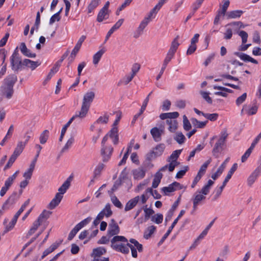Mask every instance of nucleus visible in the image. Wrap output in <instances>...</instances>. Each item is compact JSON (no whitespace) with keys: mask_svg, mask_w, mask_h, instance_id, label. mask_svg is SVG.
Returning a JSON list of instances; mask_svg holds the SVG:
<instances>
[{"mask_svg":"<svg viewBox=\"0 0 261 261\" xmlns=\"http://www.w3.org/2000/svg\"><path fill=\"white\" fill-rule=\"evenodd\" d=\"M214 184V182L213 180L209 179L207 183L202 187L200 191H197L194 193L192 198L193 203V211H195L200 202L206 198L205 195L209 193L211 187Z\"/></svg>","mask_w":261,"mask_h":261,"instance_id":"nucleus-1","label":"nucleus"},{"mask_svg":"<svg viewBox=\"0 0 261 261\" xmlns=\"http://www.w3.org/2000/svg\"><path fill=\"white\" fill-rule=\"evenodd\" d=\"M127 242L128 241L125 237L121 236H116L111 240V247L117 251L124 254H127L129 251L127 246Z\"/></svg>","mask_w":261,"mask_h":261,"instance_id":"nucleus-2","label":"nucleus"},{"mask_svg":"<svg viewBox=\"0 0 261 261\" xmlns=\"http://www.w3.org/2000/svg\"><path fill=\"white\" fill-rule=\"evenodd\" d=\"M94 97L95 94L93 92H88L84 95L81 110L76 112L80 119L84 118L86 116Z\"/></svg>","mask_w":261,"mask_h":261,"instance_id":"nucleus-3","label":"nucleus"},{"mask_svg":"<svg viewBox=\"0 0 261 261\" xmlns=\"http://www.w3.org/2000/svg\"><path fill=\"white\" fill-rule=\"evenodd\" d=\"M10 63L12 69L14 71H18L23 68V60L22 61L19 57L17 47L10 58Z\"/></svg>","mask_w":261,"mask_h":261,"instance_id":"nucleus-4","label":"nucleus"},{"mask_svg":"<svg viewBox=\"0 0 261 261\" xmlns=\"http://www.w3.org/2000/svg\"><path fill=\"white\" fill-rule=\"evenodd\" d=\"M109 137L108 134L106 135L103 138L101 142L102 148L101 149V154L102 156L103 162H107L110 159L113 151V148L112 146H104V144L107 141Z\"/></svg>","mask_w":261,"mask_h":261,"instance_id":"nucleus-5","label":"nucleus"},{"mask_svg":"<svg viewBox=\"0 0 261 261\" xmlns=\"http://www.w3.org/2000/svg\"><path fill=\"white\" fill-rule=\"evenodd\" d=\"M106 253V249L102 247H99L94 248L91 254V256L93 257L92 261H99L98 257ZM102 261H109V257H102Z\"/></svg>","mask_w":261,"mask_h":261,"instance_id":"nucleus-6","label":"nucleus"},{"mask_svg":"<svg viewBox=\"0 0 261 261\" xmlns=\"http://www.w3.org/2000/svg\"><path fill=\"white\" fill-rule=\"evenodd\" d=\"M119 231L120 229L118 225L114 219H112L109 225L108 235L112 237L118 234Z\"/></svg>","mask_w":261,"mask_h":261,"instance_id":"nucleus-7","label":"nucleus"},{"mask_svg":"<svg viewBox=\"0 0 261 261\" xmlns=\"http://www.w3.org/2000/svg\"><path fill=\"white\" fill-rule=\"evenodd\" d=\"M14 93V89L13 88L2 86L0 88V95L7 99L12 98Z\"/></svg>","mask_w":261,"mask_h":261,"instance_id":"nucleus-8","label":"nucleus"},{"mask_svg":"<svg viewBox=\"0 0 261 261\" xmlns=\"http://www.w3.org/2000/svg\"><path fill=\"white\" fill-rule=\"evenodd\" d=\"M164 133L162 127L158 128V127H154L150 130V134L155 142H159L162 140V135Z\"/></svg>","mask_w":261,"mask_h":261,"instance_id":"nucleus-9","label":"nucleus"},{"mask_svg":"<svg viewBox=\"0 0 261 261\" xmlns=\"http://www.w3.org/2000/svg\"><path fill=\"white\" fill-rule=\"evenodd\" d=\"M261 173V163L255 170L251 174L247 179V184L249 186H251L255 182L257 177Z\"/></svg>","mask_w":261,"mask_h":261,"instance_id":"nucleus-10","label":"nucleus"},{"mask_svg":"<svg viewBox=\"0 0 261 261\" xmlns=\"http://www.w3.org/2000/svg\"><path fill=\"white\" fill-rule=\"evenodd\" d=\"M179 38V36H177L175 38L172 42L170 48L166 55V56L170 57L171 58H173L174 55L178 48L179 43L178 42V39Z\"/></svg>","mask_w":261,"mask_h":261,"instance_id":"nucleus-11","label":"nucleus"},{"mask_svg":"<svg viewBox=\"0 0 261 261\" xmlns=\"http://www.w3.org/2000/svg\"><path fill=\"white\" fill-rule=\"evenodd\" d=\"M17 81V76L15 74L8 75L4 81L3 86L13 88Z\"/></svg>","mask_w":261,"mask_h":261,"instance_id":"nucleus-12","label":"nucleus"},{"mask_svg":"<svg viewBox=\"0 0 261 261\" xmlns=\"http://www.w3.org/2000/svg\"><path fill=\"white\" fill-rule=\"evenodd\" d=\"M22 213V212L20 210L18 211V212L15 214V215L13 217L11 221L10 222L9 224L6 226L5 229L2 234L3 235L5 234L7 232L11 230L14 227V225L16 223L18 218Z\"/></svg>","mask_w":261,"mask_h":261,"instance_id":"nucleus-13","label":"nucleus"},{"mask_svg":"<svg viewBox=\"0 0 261 261\" xmlns=\"http://www.w3.org/2000/svg\"><path fill=\"white\" fill-rule=\"evenodd\" d=\"M151 93H152V92H151L148 95V96L146 97V98L143 101L142 106V107L141 108V109L140 110L138 114H136L134 116V118H133V119L132 120V124H133V123H134L135 122V121L137 120V119L138 118V117L139 116H140L143 114L144 111L145 110V109L146 108V107L147 106L148 102L149 101V96H150V95H151Z\"/></svg>","mask_w":261,"mask_h":261,"instance_id":"nucleus-14","label":"nucleus"},{"mask_svg":"<svg viewBox=\"0 0 261 261\" xmlns=\"http://www.w3.org/2000/svg\"><path fill=\"white\" fill-rule=\"evenodd\" d=\"M140 200V196H137L130 199L125 204L124 211H129L134 208Z\"/></svg>","mask_w":261,"mask_h":261,"instance_id":"nucleus-15","label":"nucleus"},{"mask_svg":"<svg viewBox=\"0 0 261 261\" xmlns=\"http://www.w3.org/2000/svg\"><path fill=\"white\" fill-rule=\"evenodd\" d=\"M72 176H70L62 184V185L59 188L58 191L57 193L58 194H60L61 195H63L67 190V189L69 188L70 186V182L72 180Z\"/></svg>","mask_w":261,"mask_h":261,"instance_id":"nucleus-16","label":"nucleus"},{"mask_svg":"<svg viewBox=\"0 0 261 261\" xmlns=\"http://www.w3.org/2000/svg\"><path fill=\"white\" fill-rule=\"evenodd\" d=\"M20 50L21 53L25 56L29 58H35L36 56V54L32 53L31 50L28 49L24 42H21L19 46Z\"/></svg>","mask_w":261,"mask_h":261,"instance_id":"nucleus-17","label":"nucleus"},{"mask_svg":"<svg viewBox=\"0 0 261 261\" xmlns=\"http://www.w3.org/2000/svg\"><path fill=\"white\" fill-rule=\"evenodd\" d=\"M86 38V37L85 35H82L80 37L79 40H78L77 43L76 44L75 46H74V47L73 49L72 50V51L71 53V55H70L71 57H72L73 59L74 58V57L76 55L77 53L79 51V50L82 46V44L83 42L84 41V40H85Z\"/></svg>","mask_w":261,"mask_h":261,"instance_id":"nucleus-18","label":"nucleus"},{"mask_svg":"<svg viewBox=\"0 0 261 261\" xmlns=\"http://www.w3.org/2000/svg\"><path fill=\"white\" fill-rule=\"evenodd\" d=\"M108 134L109 137L112 139L113 143L117 144L119 140L118 130L117 126H113Z\"/></svg>","mask_w":261,"mask_h":261,"instance_id":"nucleus-19","label":"nucleus"},{"mask_svg":"<svg viewBox=\"0 0 261 261\" xmlns=\"http://www.w3.org/2000/svg\"><path fill=\"white\" fill-rule=\"evenodd\" d=\"M234 55L239 57L242 60L245 62H250L254 64H258V62L257 60L252 58L249 55L242 53L236 52L234 53Z\"/></svg>","mask_w":261,"mask_h":261,"instance_id":"nucleus-20","label":"nucleus"},{"mask_svg":"<svg viewBox=\"0 0 261 261\" xmlns=\"http://www.w3.org/2000/svg\"><path fill=\"white\" fill-rule=\"evenodd\" d=\"M63 195L56 193L55 197L49 203L48 208L50 210L55 208L60 203L63 198Z\"/></svg>","mask_w":261,"mask_h":261,"instance_id":"nucleus-21","label":"nucleus"},{"mask_svg":"<svg viewBox=\"0 0 261 261\" xmlns=\"http://www.w3.org/2000/svg\"><path fill=\"white\" fill-rule=\"evenodd\" d=\"M124 21L123 19H120L109 31L108 32L107 36L106 37L105 41H107L111 35L116 30L118 29L121 25L122 24Z\"/></svg>","mask_w":261,"mask_h":261,"instance_id":"nucleus-22","label":"nucleus"},{"mask_svg":"<svg viewBox=\"0 0 261 261\" xmlns=\"http://www.w3.org/2000/svg\"><path fill=\"white\" fill-rule=\"evenodd\" d=\"M165 148V145L163 143H161L156 145V146L151 151V155L154 154V156H159L161 155Z\"/></svg>","mask_w":261,"mask_h":261,"instance_id":"nucleus-23","label":"nucleus"},{"mask_svg":"<svg viewBox=\"0 0 261 261\" xmlns=\"http://www.w3.org/2000/svg\"><path fill=\"white\" fill-rule=\"evenodd\" d=\"M40 63L38 61H33L30 59H25L23 60V67L30 68L32 70L39 66Z\"/></svg>","mask_w":261,"mask_h":261,"instance_id":"nucleus-24","label":"nucleus"},{"mask_svg":"<svg viewBox=\"0 0 261 261\" xmlns=\"http://www.w3.org/2000/svg\"><path fill=\"white\" fill-rule=\"evenodd\" d=\"M145 170L143 168H139L134 170L133 174L135 179H140L145 176Z\"/></svg>","mask_w":261,"mask_h":261,"instance_id":"nucleus-25","label":"nucleus"},{"mask_svg":"<svg viewBox=\"0 0 261 261\" xmlns=\"http://www.w3.org/2000/svg\"><path fill=\"white\" fill-rule=\"evenodd\" d=\"M179 116V113L177 112L162 113L160 115V118L162 120L175 119Z\"/></svg>","mask_w":261,"mask_h":261,"instance_id":"nucleus-26","label":"nucleus"},{"mask_svg":"<svg viewBox=\"0 0 261 261\" xmlns=\"http://www.w3.org/2000/svg\"><path fill=\"white\" fill-rule=\"evenodd\" d=\"M106 52V49L103 48L98 51L96 54L93 55V63L95 65H97L99 62L102 55Z\"/></svg>","mask_w":261,"mask_h":261,"instance_id":"nucleus-27","label":"nucleus"},{"mask_svg":"<svg viewBox=\"0 0 261 261\" xmlns=\"http://www.w3.org/2000/svg\"><path fill=\"white\" fill-rule=\"evenodd\" d=\"M16 197L17 193L14 192L4 203V204L2 206V208L3 210H5L7 208V205L8 204L12 205L13 203H14L15 201L16 200Z\"/></svg>","mask_w":261,"mask_h":261,"instance_id":"nucleus-28","label":"nucleus"},{"mask_svg":"<svg viewBox=\"0 0 261 261\" xmlns=\"http://www.w3.org/2000/svg\"><path fill=\"white\" fill-rule=\"evenodd\" d=\"M109 16V11L101 9L98 14L97 21L98 22H102L104 19L108 18Z\"/></svg>","mask_w":261,"mask_h":261,"instance_id":"nucleus-29","label":"nucleus"},{"mask_svg":"<svg viewBox=\"0 0 261 261\" xmlns=\"http://www.w3.org/2000/svg\"><path fill=\"white\" fill-rule=\"evenodd\" d=\"M163 174L161 172H157L154 176V178L152 184V187L156 188L158 187L162 178Z\"/></svg>","mask_w":261,"mask_h":261,"instance_id":"nucleus-30","label":"nucleus"},{"mask_svg":"<svg viewBox=\"0 0 261 261\" xmlns=\"http://www.w3.org/2000/svg\"><path fill=\"white\" fill-rule=\"evenodd\" d=\"M166 124L169 126L168 130L171 132H174L177 128V122L173 119H167L166 121Z\"/></svg>","mask_w":261,"mask_h":261,"instance_id":"nucleus-31","label":"nucleus"},{"mask_svg":"<svg viewBox=\"0 0 261 261\" xmlns=\"http://www.w3.org/2000/svg\"><path fill=\"white\" fill-rule=\"evenodd\" d=\"M237 168H238V164L237 163H234L232 165V166L231 167V168H230L229 171H228L227 176H226L224 180L223 181V182L224 183V184L226 185L227 182L231 178L232 174L237 170Z\"/></svg>","mask_w":261,"mask_h":261,"instance_id":"nucleus-32","label":"nucleus"},{"mask_svg":"<svg viewBox=\"0 0 261 261\" xmlns=\"http://www.w3.org/2000/svg\"><path fill=\"white\" fill-rule=\"evenodd\" d=\"M60 243H55L53 244L48 248L46 249L43 253L42 258H43L49 253L53 252L60 245Z\"/></svg>","mask_w":261,"mask_h":261,"instance_id":"nucleus-33","label":"nucleus"},{"mask_svg":"<svg viewBox=\"0 0 261 261\" xmlns=\"http://www.w3.org/2000/svg\"><path fill=\"white\" fill-rule=\"evenodd\" d=\"M142 208L145 214L144 217L145 219L148 220L154 213V211L152 208L147 207V205H144Z\"/></svg>","mask_w":261,"mask_h":261,"instance_id":"nucleus-34","label":"nucleus"},{"mask_svg":"<svg viewBox=\"0 0 261 261\" xmlns=\"http://www.w3.org/2000/svg\"><path fill=\"white\" fill-rule=\"evenodd\" d=\"M171 59H172V58H171L170 57H168L167 56L166 57V58L164 61L163 64V66L160 71L159 74L156 76V79L157 80H159L161 78V77L162 76V74H163V73L164 72L165 69L166 68L167 64L169 63V62L171 61Z\"/></svg>","mask_w":261,"mask_h":261,"instance_id":"nucleus-35","label":"nucleus"},{"mask_svg":"<svg viewBox=\"0 0 261 261\" xmlns=\"http://www.w3.org/2000/svg\"><path fill=\"white\" fill-rule=\"evenodd\" d=\"M191 122L193 125L196 127L197 128H204L208 121L206 120L205 121H199L197 120L196 118H193L191 119Z\"/></svg>","mask_w":261,"mask_h":261,"instance_id":"nucleus-36","label":"nucleus"},{"mask_svg":"<svg viewBox=\"0 0 261 261\" xmlns=\"http://www.w3.org/2000/svg\"><path fill=\"white\" fill-rule=\"evenodd\" d=\"M176 224V221H174L172 223V225L169 227L168 230L166 232V233L164 235V236L162 237V238L161 239L160 242L158 243L159 245H161L167 239V238L168 237V236L171 233V231L172 230L173 228L174 227L175 225Z\"/></svg>","mask_w":261,"mask_h":261,"instance_id":"nucleus-37","label":"nucleus"},{"mask_svg":"<svg viewBox=\"0 0 261 261\" xmlns=\"http://www.w3.org/2000/svg\"><path fill=\"white\" fill-rule=\"evenodd\" d=\"M156 229V227L154 226H150L147 227L145 230L144 233V238L146 239H148L151 235L154 233Z\"/></svg>","mask_w":261,"mask_h":261,"instance_id":"nucleus-38","label":"nucleus"},{"mask_svg":"<svg viewBox=\"0 0 261 261\" xmlns=\"http://www.w3.org/2000/svg\"><path fill=\"white\" fill-rule=\"evenodd\" d=\"M224 142L221 140H218L213 149V152L214 154H215L216 153H219L222 150V146L224 144Z\"/></svg>","mask_w":261,"mask_h":261,"instance_id":"nucleus-39","label":"nucleus"},{"mask_svg":"<svg viewBox=\"0 0 261 261\" xmlns=\"http://www.w3.org/2000/svg\"><path fill=\"white\" fill-rule=\"evenodd\" d=\"M25 145V143H23V142L21 141L19 142L17 145L16 147L15 148L13 153L19 156L22 152Z\"/></svg>","mask_w":261,"mask_h":261,"instance_id":"nucleus-40","label":"nucleus"},{"mask_svg":"<svg viewBox=\"0 0 261 261\" xmlns=\"http://www.w3.org/2000/svg\"><path fill=\"white\" fill-rule=\"evenodd\" d=\"M243 13L242 10L232 11L227 13V16L229 18H236L241 17Z\"/></svg>","mask_w":261,"mask_h":261,"instance_id":"nucleus-41","label":"nucleus"},{"mask_svg":"<svg viewBox=\"0 0 261 261\" xmlns=\"http://www.w3.org/2000/svg\"><path fill=\"white\" fill-rule=\"evenodd\" d=\"M105 165L102 163H99L94 171V178H96L100 175L101 171L103 169Z\"/></svg>","mask_w":261,"mask_h":261,"instance_id":"nucleus-42","label":"nucleus"},{"mask_svg":"<svg viewBox=\"0 0 261 261\" xmlns=\"http://www.w3.org/2000/svg\"><path fill=\"white\" fill-rule=\"evenodd\" d=\"M74 141L73 136L71 137L67 141L66 144L62 149L61 152L62 153L67 151L72 146Z\"/></svg>","mask_w":261,"mask_h":261,"instance_id":"nucleus-43","label":"nucleus"},{"mask_svg":"<svg viewBox=\"0 0 261 261\" xmlns=\"http://www.w3.org/2000/svg\"><path fill=\"white\" fill-rule=\"evenodd\" d=\"M79 118V115L75 113V114L73 116L70 120L68 121V122L63 127L61 133H62V134H65L67 128L70 126L71 123L72 122V121L75 120V119Z\"/></svg>","mask_w":261,"mask_h":261,"instance_id":"nucleus-44","label":"nucleus"},{"mask_svg":"<svg viewBox=\"0 0 261 261\" xmlns=\"http://www.w3.org/2000/svg\"><path fill=\"white\" fill-rule=\"evenodd\" d=\"M100 212L102 213L106 217H110L113 214L111 209L110 204L107 203L104 208Z\"/></svg>","mask_w":261,"mask_h":261,"instance_id":"nucleus-45","label":"nucleus"},{"mask_svg":"<svg viewBox=\"0 0 261 261\" xmlns=\"http://www.w3.org/2000/svg\"><path fill=\"white\" fill-rule=\"evenodd\" d=\"M49 132L48 130H44L40 135L39 137L40 142L42 144H45L48 138Z\"/></svg>","mask_w":261,"mask_h":261,"instance_id":"nucleus-46","label":"nucleus"},{"mask_svg":"<svg viewBox=\"0 0 261 261\" xmlns=\"http://www.w3.org/2000/svg\"><path fill=\"white\" fill-rule=\"evenodd\" d=\"M151 220L156 224H160L163 220V216L161 214H156L151 216Z\"/></svg>","mask_w":261,"mask_h":261,"instance_id":"nucleus-47","label":"nucleus"},{"mask_svg":"<svg viewBox=\"0 0 261 261\" xmlns=\"http://www.w3.org/2000/svg\"><path fill=\"white\" fill-rule=\"evenodd\" d=\"M92 220V218L88 217L75 225L76 227L80 230L83 227L89 224Z\"/></svg>","mask_w":261,"mask_h":261,"instance_id":"nucleus-48","label":"nucleus"},{"mask_svg":"<svg viewBox=\"0 0 261 261\" xmlns=\"http://www.w3.org/2000/svg\"><path fill=\"white\" fill-rule=\"evenodd\" d=\"M174 139L179 144L184 143L186 140L185 136L181 132H177Z\"/></svg>","mask_w":261,"mask_h":261,"instance_id":"nucleus-49","label":"nucleus"},{"mask_svg":"<svg viewBox=\"0 0 261 261\" xmlns=\"http://www.w3.org/2000/svg\"><path fill=\"white\" fill-rule=\"evenodd\" d=\"M109 117L107 114H105L103 116H100L95 122L94 124L98 123L107 124L109 121Z\"/></svg>","mask_w":261,"mask_h":261,"instance_id":"nucleus-50","label":"nucleus"},{"mask_svg":"<svg viewBox=\"0 0 261 261\" xmlns=\"http://www.w3.org/2000/svg\"><path fill=\"white\" fill-rule=\"evenodd\" d=\"M44 214H41L38 217V219L34 222L32 228L36 230L38 227L41 225L42 222V217H43Z\"/></svg>","mask_w":261,"mask_h":261,"instance_id":"nucleus-51","label":"nucleus"},{"mask_svg":"<svg viewBox=\"0 0 261 261\" xmlns=\"http://www.w3.org/2000/svg\"><path fill=\"white\" fill-rule=\"evenodd\" d=\"M146 194L149 193L155 199H160L161 195L158 193L156 190H153L151 188H148L145 191Z\"/></svg>","mask_w":261,"mask_h":261,"instance_id":"nucleus-52","label":"nucleus"},{"mask_svg":"<svg viewBox=\"0 0 261 261\" xmlns=\"http://www.w3.org/2000/svg\"><path fill=\"white\" fill-rule=\"evenodd\" d=\"M13 129H14L13 126L12 125H11L8 129L7 135H6V136L4 137V138L3 139V140L0 143V145L1 146H3L5 144V142L6 141L7 139L8 138L10 137V136L12 135V134L13 132Z\"/></svg>","mask_w":261,"mask_h":261,"instance_id":"nucleus-53","label":"nucleus"},{"mask_svg":"<svg viewBox=\"0 0 261 261\" xmlns=\"http://www.w3.org/2000/svg\"><path fill=\"white\" fill-rule=\"evenodd\" d=\"M111 201L116 207L119 208H122V203L116 196L113 195L111 196Z\"/></svg>","mask_w":261,"mask_h":261,"instance_id":"nucleus-54","label":"nucleus"},{"mask_svg":"<svg viewBox=\"0 0 261 261\" xmlns=\"http://www.w3.org/2000/svg\"><path fill=\"white\" fill-rule=\"evenodd\" d=\"M184 128L188 131L191 128V124L186 115L183 117Z\"/></svg>","mask_w":261,"mask_h":261,"instance_id":"nucleus-55","label":"nucleus"},{"mask_svg":"<svg viewBox=\"0 0 261 261\" xmlns=\"http://www.w3.org/2000/svg\"><path fill=\"white\" fill-rule=\"evenodd\" d=\"M173 183L169 185L168 187H164L162 189V191L164 193L165 195H168L169 193L173 192L175 191L174 189Z\"/></svg>","mask_w":261,"mask_h":261,"instance_id":"nucleus-56","label":"nucleus"},{"mask_svg":"<svg viewBox=\"0 0 261 261\" xmlns=\"http://www.w3.org/2000/svg\"><path fill=\"white\" fill-rule=\"evenodd\" d=\"M181 152V150H176L174 151L172 154L169 156V160L172 161H176L178 158L179 157V154Z\"/></svg>","mask_w":261,"mask_h":261,"instance_id":"nucleus-57","label":"nucleus"},{"mask_svg":"<svg viewBox=\"0 0 261 261\" xmlns=\"http://www.w3.org/2000/svg\"><path fill=\"white\" fill-rule=\"evenodd\" d=\"M212 161L211 159H209L208 160H207L200 167L199 170L198 172H200L201 173H202L203 174H205L206 169L207 168V166L208 165L211 163Z\"/></svg>","mask_w":261,"mask_h":261,"instance_id":"nucleus-58","label":"nucleus"},{"mask_svg":"<svg viewBox=\"0 0 261 261\" xmlns=\"http://www.w3.org/2000/svg\"><path fill=\"white\" fill-rule=\"evenodd\" d=\"M200 94L201 95L202 98L205 99L206 102L209 104L212 103V99L211 97L209 96V93L204 91H200Z\"/></svg>","mask_w":261,"mask_h":261,"instance_id":"nucleus-59","label":"nucleus"},{"mask_svg":"<svg viewBox=\"0 0 261 261\" xmlns=\"http://www.w3.org/2000/svg\"><path fill=\"white\" fill-rule=\"evenodd\" d=\"M61 19L60 16V12H58L54 15H53L49 20V24L51 25L53 24L56 21H60Z\"/></svg>","mask_w":261,"mask_h":261,"instance_id":"nucleus-60","label":"nucleus"},{"mask_svg":"<svg viewBox=\"0 0 261 261\" xmlns=\"http://www.w3.org/2000/svg\"><path fill=\"white\" fill-rule=\"evenodd\" d=\"M204 117L212 121H214L218 119V114L217 113L208 114L205 113Z\"/></svg>","mask_w":261,"mask_h":261,"instance_id":"nucleus-61","label":"nucleus"},{"mask_svg":"<svg viewBox=\"0 0 261 261\" xmlns=\"http://www.w3.org/2000/svg\"><path fill=\"white\" fill-rule=\"evenodd\" d=\"M229 2L228 1H226L222 6V9L221 10H219L218 11V13L221 14L222 15L224 16L227 11V9L229 6Z\"/></svg>","mask_w":261,"mask_h":261,"instance_id":"nucleus-62","label":"nucleus"},{"mask_svg":"<svg viewBox=\"0 0 261 261\" xmlns=\"http://www.w3.org/2000/svg\"><path fill=\"white\" fill-rule=\"evenodd\" d=\"M239 35L242 38V43H246L247 41L248 34L244 31H241L239 33Z\"/></svg>","mask_w":261,"mask_h":261,"instance_id":"nucleus-63","label":"nucleus"},{"mask_svg":"<svg viewBox=\"0 0 261 261\" xmlns=\"http://www.w3.org/2000/svg\"><path fill=\"white\" fill-rule=\"evenodd\" d=\"M145 28L140 25L138 27L137 29L134 33V37L138 38L142 34L143 30Z\"/></svg>","mask_w":261,"mask_h":261,"instance_id":"nucleus-64","label":"nucleus"}]
</instances>
